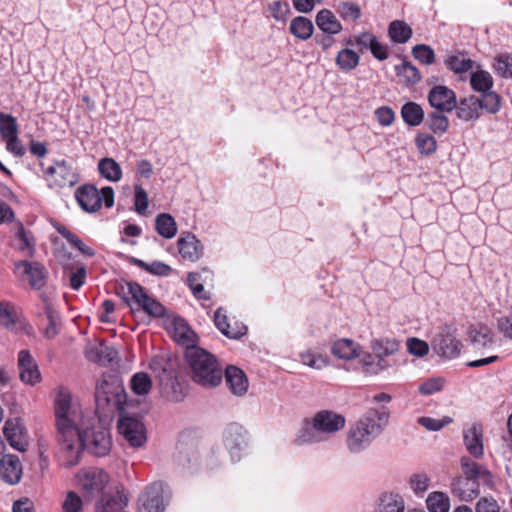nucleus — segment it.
Returning a JSON list of instances; mask_svg holds the SVG:
<instances>
[{
  "instance_id": "20e7f679",
  "label": "nucleus",
  "mask_w": 512,
  "mask_h": 512,
  "mask_svg": "<svg viewBox=\"0 0 512 512\" xmlns=\"http://www.w3.org/2000/svg\"><path fill=\"white\" fill-rule=\"evenodd\" d=\"M193 380L204 387H215L222 380V370L215 357L200 347H190L185 353Z\"/></svg>"
},
{
  "instance_id": "f704fd0d",
  "label": "nucleus",
  "mask_w": 512,
  "mask_h": 512,
  "mask_svg": "<svg viewBox=\"0 0 512 512\" xmlns=\"http://www.w3.org/2000/svg\"><path fill=\"white\" fill-rule=\"evenodd\" d=\"M155 229L165 239H172L178 231L175 219L168 213H161L156 217Z\"/></svg>"
},
{
  "instance_id": "58836bf2",
  "label": "nucleus",
  "mask_w": 512,
  "mask_h": 512,
  "mask_svg": "<svg viewBox=\"0 0 512 512\" xmlns=\"http://www.w3.org/2000/svg\"><path fill=\"white\" fill-rule=\"evenodd\" d=\"M360 364L363 372L367 375H378L391 366L387 359L378 358L371 354L363 356Z\"/></svg>"
},
{
  "instance_id": "f257e3e1",
  "label": "nucleus",
  "mask_w": 512,
  "mask_h": 512,
  "mask_svg": "<svg viewBox=\"0 0 512 512\" xmlns=\"http://www.w3.org/2000/svg\"><path fill=\"white\" fill-rule=\"evenodd\" d=\"M54 403L56 435L61 465L72 467L79 463L81 449L97 457H103L111 449L109 433L95 426L96 419L85 413L81 405L74 402L71 393L59 387Z\"/></svg>"
},
{
  "instance_id": "e433bc0d",
  "label": "nucleus",
  "mask_w": 512,
  "mask_h": 512,
  "mask_svg": "<svg viewBox=\"0 0 512 512\" xmlns=\"http://www.w3.org/2000/svg\"><path fill=\"white\" fill-rule=\"evenodd\" d=\"M471 88L477 93H485L493 88L494 81L488 71L478 69L470 74Z\"/></svg>"
},
{
  "instance_id": "13d9d810",
  "label": "nucleus",
  "mask_w": 512,
  "mask_h": 512,
  "mask_svg": "<svg viewBox=\"0 0 512 512\" xmlns=\"http://www.w3.org/2000/svg\"><path fill=\"white\" fill-rule=\"evenodd\" d=\"M337 13L344 20L356 21L361 17L360 7L350 1L340 2L337 6Z\"/></svg>"
},
{
  "instance_id": "4d7b16f0",
  "label": "nucleus",
  "mask_w": 512,
  "mask_h": 512,
  "mask_svg": "<svg viewBox=\"0 0 512 512\" xmlns=\"http://www.w3.org/2000/svg\"><path fill=\"white\" fill-rule=\"evenodd\" d=\"M0 134L3 139L18 135V124L11 114L0 113Z\"/></svg>"
},
{
  "instance_id": "4468645a",
  "label": "nucleus",
  "mask_w": 512,
  "mask_h": 512,
  "mask_svg": "<svg viewBox=\"0 0 512 512\" xmlns=\"http://www.w3.org/2000/svg\"><path fill=\"white\" fill-rule=\"evenodd\" d=\"M15 268L21 270L22 274L27 277L32 289L40 290L46 285L48 271L40 262L22 260L15 263Z\"/></svg>"
},
{
  "instance_id": "864d4df0",
  "label": "nucleus",
  "mask_w": 512,
  "mask_h": 512,
  "mask_svg": "<svg viewBox=\"0 0 512 512\" xmlns=\"http://www.w3.org/2000/svg\"><path fill=\"white\" fill-rule=\"evenodd\" d=\"M214 323L222 334L229 338H239L243 332L232 329L227 321V315L223 312L222 308H218L214 315Z\"/></svg>"
},
{
  "instance_id": "a878e982",
  "label": "nucleus",
  "mask_w": 512,
  "mask_h": 512,
  "mask_svg": "<svg viewBox=\"0 0 512 512\" xmlns=\"http://www.w3.org/2000/svg\"><path fill=\"white\" fill-rule=\"evenodd\" d=\"M173 337L175 341L186 347V350L190 347H196L195 342L197 335L189 327L187 322L182 318H175L173 320Z\"/></svg>"
},
{
  "instance_id": "49530a36",
  "label": "nucleus",
  "mask_w": 512,
  "mask_h": 512,
  "mask_svg": "<svg viewBox=\"0 0 512 512\" xmlns=\"http://www.w3.org/2000/svg\"><path fill=\"white\" fill-rule=\"evenodd\" d=\"M395 72L398 77L403 79L407 86L415 85L421 80V75L418 69L410 62H403L395 67Z\"/></svg>"
},
{
  "instance_id": "ea45409f",
  "label": "nucleus",
  "mask_w": 512,
  "mask_h": 512,
  "mask_svg": "<svg viewBox=\"0 0 512 512\" xmlns=\"http://www.w3.org/2000/svg\"><path fill=\"white\" fill-rule=\"evenodd\" d=\"M98 170L103 178L111 182H118L122 178V169L113 158L101 159L98 163Z\"/></svg>"
},
{
  "instance_id": "aec40b11",
  "label": "nucleus",
  "mask_w": 512,
  "mask_h": 512,
  "mask_svg": "<svg viewBox=\"0 0 512 512\" xmlns=\"http://www.w3.org/2000/svg\"><path fill=\"white\" fill-rule=\"evenodd\" d=\"M178 250L183 259L195 262L203 254V247L196 236L190 232H182L177 241Z\"/></svg>"
},
{
  "instance_id": "3c124183",
  "label": "nucleus",
  "mask_w": 512,
  "mask_h": 512,
  "mask_svg": "<svg viewBox=\"0 0 512 512\" xmlns=\"http://www.w3.org/2000/svg\"><path fill=\"white\" fill-rule=\"evenodd\" d=\"M492 68L499 77L512 78V54H500L495 57Z\"/></svg>"
},
{
  "instance_id": "2f4dec72",
  "label": "nucleus",
  "mask_w": 512,
  "mask_h": 512,
  "mask_svg": "<svg viewBox=\"0 0 512 512\" xmlns=\"http://www.w3.org/2000/svg\"><path fill=\"white\" fill-rule=\"evenodd\" d=\"M412 28L402 20H394L388 26V36L393 43L404 44L412 37Z\"/></svg>"
},
{
  "instance_id": "a211bd4d",
  "label": "nucleus",
  "mask_w": 512,
  "mask_h": 512,
  "mask_svg": "<svg viewBox=\"0 0 512 512\" xmlns=\"http://www.w3.org/2000/svg\"><path fill=\"white\" fill-rule=\"evenodd\" d=\"M3 432L9 445L13 449L19 452H25L27 450L28 440L18 418L8 419L4 424Z\"/></svg>"
},
{
  "instance_id": "39448f33",
  "label": "nucleus",
  "mask_w": 512,
  "mask_h": 512,
  "mask_svg": "<svg viewBox=\"0 0 512 512\" xmlns=\"http://www.w3.org/2000/svg\"><path fill=\"white\" fill-rule=\"evenodd\" d=\"M126 394L124 387L117 376L103 375L96 385L95 401L98 409L112 407L122 410Z\"/></svg>"
},
{
  "instance_id": "f03ea898",
  "label": "nucleus",
  "mask_w": 512,
  "mask_h": 512,
  "mask_svg": "<svg viewBox=\"0 0 512 512\" xmlns=\"http://www.w3.org/2000/svg\"><path fill=\"white\" fill-rule=\"evenodd\" d=\"M390 419L389 409H368L358 421L349 427L346 445L351 453L357 454L367 449L370 444L384 431Z\"/></svg>"
},
{
  "instance_id": "8fccbe9b",
  "label": "nucleus",
  "mask_w": 512,
  "mask_h": 512,
  "mask_svg": "<svg viewBox=\"0 0 512 512\" xmlns=\"http://www.w3.org/2000/svg\"><path fill=\"white\" fill-rule=\"evenodd\" d=\"M130 386L135 394L147 395L152 389L151 377L145 372H138L132 376Z\"/></svg>"
},
{
  "instance_id": "680f3d73",
  "label": "nucleus",
  "mask_w": 512,
  "mask_h": 512,
  "mask_svg": "<svg viewBox=\"0 0 512 512\" xmlns=\"http://www.w3.org/2000/svg\"><path fill=\"white\" fill-rule=\"evenodd\" d=\"M412 54L415 59L426 65L432 64L435 59V53L433 49L425 44H418L414 46L412 49Z\"/></svg>"
},
{
  "instance_id": "412c9836",
  "label": "nucleus",
  "mask_w": 512,
  "mask_h": 512,
  "mask_svg": "<svg viewBox=\"0 0 512 512\" xmlns=\"http://www.w3.org/2000/svg\"><path fill=\"white\" fill-rule=\"evenodd\" d=\"M22 475V465L15 455H3L0 459V478L10 485L17 484Z\"/></svg>"
},
{
  "instance_id": "de8ad7c7",
  "label": "nucleus",
  "mask_w": 512,
  "mask_h": 512,
  "mask_svg": "<svg viewBox=\"0 0 512 512\" xmlns=\"http://www.w3.org/2000/svg\"><path fill=\"white\" fill-rule=\"evenodd\" d=\"M445 112H440L436 110L428 114L426 118V125L435 133L442 135L444 134L449 127V120L447 116L444 114Z\"/></svg>"
},
{
  "instance_id": "9b49d317",
  "label": "nucleus",
  "mask_w": 512,
  "mask_h": 512,
  "mask_svg": "<svg viewBox=\"0 0 512 512\" xmlns=\"http://www.w3.org/2000/svg\"><path fill=\"white\" fill-rule=\"evenodd\" d=\"M128 294L137 309L144 311L149 316L163 317L165 315L164 306L147 294L145 289L136 282L127 283Z\"/></svg>"
},
{
  "instance_id": "69168bd1",
  "label": "nucleus",
  "mask_w": 512,
  "mask_h": 512,
  "mask_svg": "<svg viewBox=\"0 0 512 512\" xmlns=\"http://www.w3.org/2000/svg\"><path fill=\"white\" fill-rule=\"evenodd\" d=\"M452 422L450 417H444L441 420L434 419L432 417H420L417 419V423L429 431H439L445 425Z\"/></svg>"
},
{
  "instance_id": "37998d69",
  "label": "nucleus",
  "mask_w": 512,
  "mask_h": 512,
  "mask_svg": "<svg viewBox=\"0 0 512 512\" xmlns=\"http://www.w3.org/2000/svg\"><path fill=\"white\" fill-rule=\"evenodd\" d=\"M56 231L64 237L71 245H73L76 249H78L83 255L92 257L95 255V251L84 244V242L70 230H68L63 225L57 224L54 226Z\"/></svg>"
},
{
  "instance_id": "6e6d98bb",
  "label": "nucleus",
  "mask_w": 512,
  "mask_h": 512,
  "mask_svg": "<svg viewBox=\"0 0 512 512\" xmlns=\"http://www.w3.org/2000/svg\"><path fill=\"white\" fill-rule=\"evenodd\" d=\"M415 145L418 151L425 156L433 154L437 149L435 138L427 133H418L415 138Z\"/></svg>"
},
{
  "instance_id": "1a4fd4ad",
  "label": "nucleus",
  "mask_w": 512,
  "mask_h": 512,
  "mask_svg": "<svg viewBox=\"0 0 512 512\" xmlns=\"http://www.w3.org/2000/svg\"><path fill=\"white\" fill-rule=\"evenodd\" d=\"M49 188H70L78 182V175L66 160H58L44 172Z\"/></svg>"
},
{
  "instance_id": "4be33fe9",
  "label": "nucleus",
  "mask_w": 512,
  "mask_h": 512,
  "mask_svg": "<svg viewBox=\"0 0 512 512\" xmlns=\"http://www.w3.org/2000/svg\"><path fill=\"white\" fill-rule=\"evenodd\" d=\"M451 491L462 501H472L480 494V485L461 476L452 481Z\"/></svg>"
},
{
  "instance_id": "4c0bfd02",
  "label": "nucleus",
  "mask_w": 512,
  "mask_h": 512,
  "mask_svg": "<svg viewBox=\"0 0 512 512\" xmlns=\"http://www.w3.org/2000/svg\"><path fill=\"white\" fill-rule=\"evenodd\" d=\"M246 431L237 424L232 423L228 425L224 434L225 445L230 449H240L241 445L245 442Z\"/></svg>"
},
{
  "instance_id": "a19ab883",
  "label": "nucleus",
  "mask_w": 512,
  "mask_h": 512,
  "mask_svg": "<svg viewBox=\"0 0 512 512\" xmlns=\"http://www.w3.org/2000/svg\"><path fill=\"white\" fill-rule=\"evenodd\" d=\"M335 62L339 69L349 72L359 65L360 56L354 50L344 48L336 55Z\"/></svg>"
},
{
  "instance_id": "b1692460",
  "label": "nucleus",
  "mask_w": 512,
  "mask_h": 512,
  "mask_svg": "<svg viewBox=\"0 0 512 512\" xmlns=\"http://www.w3.org/2000/svg\"><path fill=\"white\" fill-rule=\"evenodd\" d=\"M456 114L457 117L463 121H471L480 117L481 104L479 98L470 95L468 97L456 101Z\"/></svg>"
},
{
  "instance_id": "dca6fc26",
  "label": "nucleus",
  "mask_w": 512,
  "mask_h": 512,
  "mask_svg": "<svg viewBox=\"0 0 512 512\" xmlns=\"http://www.w3.org/2000/svg\"><path fill=\"white\" fill-rule=\"evenodd\" d=\"M461 470L463 473V477L475 481L476 483L484 484L487 486L493 485V475L492 473L485 468L483 465H480L470 459L467 456H463L460 460Z\"/></svg>"
},
{
  "instance_id": "09e8293b",
  "label": "nucleus",
  "mask_w": 512,
  "mask_h": 512,
  "mask_svg": "<svg viewBox=\"0 0 512 512\" xmlns=\"http://www.w3.org/2000/svg\"><path fill=\"white\" fill-rule=\"evenodd\" d=\"M131 262L137 267L147 271L152 275L168 276L172 271V268L169 265L161 261H153L152 263H146L141 259L132 258Z\"/></svg>"
},
{
  "instance_id": "bb28decb",
  "label": "nucleus",
  "mask_w": 512,
  "mask_h": 512,
  "mask_svg": "<svg viewBox=\"0 0 512 512\" xmlns=\"http://www.w3.org/2000/svg\"><path fill=\"white\" fill-rule=\"evenodd\" d=\"M207 281H212V272L207 268H203L201 272H190L187 276V284L197 299L210 298L203 287V283Z\"/></svg>"
},
{
  "instance_id": "7c9ffc66",
  "label": "nucleus",
  "mask_w": 512,
  "mask_h": 512,
  "mask_svg": "<svg viewBox=\"0 0 512 512\" xmlns=\"http://www.w3.org/2000/svg\"><path fill=\"white\" fill-rule=\"evenodd\" d=\"M472 345L477 348H486L493 343L491 330L483 324L471 326L468 331Z\"/></svg>"
},
{
  "instance_id": "338daca9",
  "label": "nucleus",
  "mask_w": 512,
  "mask_h": 512,
  "mask_svg": "<svg viewBox=\"0 0 512 512\" xmlns=\"http://www.w3.org/2000/svg\"><path fill=\"white\" fill-rule=\"evenodd\" d=\"M430 478L426 474H414L410 478V486L415 494H423L429 488Z\"/></svg>"
},
{
  "instance_id": "2eb2a0df",
  "label": "nucleus",
  "mask_w": 512,
  "mask_h": 512,
  "mask_svg": "<svg viewBox=\"0 0 512 512\" xmlns=\"http://www.w3.org/2000/svg\"><path fill=\"white\" fill-rule=\"evenodd\" d=\"M428 102L440 112H451L456 107V94L446 86L436 85L428 93Z\"/></svg>"
},
{
  "instance_id": "423d86ee",
  "label": "nucleus",
  "mask_w": 512,
  "mask_h": 512,
  "mask_svg": "<svg viewBox=\"0 0 512 512\" xmlns=\"http://www.w3.org/2000/svg\"><path fill=\"white\" fill-rule=\"evenodd\" d=\"M75 198L84 211L92 213L98 211L102 203L107 208L114 205V190L109 186L98 190L94 185L86 184L77 188Z\"/></svg>"
},
{
  "instance_id": "0e129e2a",
  "label": "nucleus",
  "mask_w": 512,
  "mask_h": 512,
  "mask_svg": "<svg viewBox=\"0 0 512 512\" xmlns=\"http://www.w3.org/2000/svg\"><path fill=\"white\" fill-rule=\"evenodd\" d=\"M148 195L143 187L134 185V207L138 214H144L148 208Z\"/></svg>"
},
{
  "instance_id": "603ef678",
  "label": "nucleus",
  "mask_w": 512,
  "mask_h": 512,
  "mask_svg": "<svg viewBox=\"0 0 512 512\" xmlns=\"http://www.w3.org/2000/svg\"><path fill=\"white\" fill-rule=\"evenodd\" d=\"M479 102L481 109L486 110L490 114H496L501 109V97L492 89L488 92L480 94Z\"/></svg>"
},
{
  "instance_id": "e2e57ef3",
  "label": "nucleus",
  "mask_w": 512,
  "mask_h": 512,
  "mask_svg": "<svg viewBox=\"0 0 512 512\" xmlns=\"http://www.w3.org/2000/svg\"><path fill=\"white\" fill-rule=\"evenodd\" d=\"M63 512H82L83 501L74 491H69L62 503Z\"/></svg>"
},
{
  "instance_id": "7ed1b4c3",
  "label": "nucleus",
  "mask_w": 512,
  "mask_h": 512,
  "mask_svg": "<svg viewBox=\"0 0 512 512\" xmlns=\"http://www.w3.org/2000/svg\"><path fill=\"white\" fill-rule=\"evenodd\" d=\"M346 419L332 410H320L311 418H305L294 442L298 445L317 444L327 441L345 427Z\"/></svg>"
},
{
  "instance_id": "cd10ccee",
  "label": "nucleus",
  "mask_w": 512,
  "mask_h": 512,
  "mask_svg": "<svg viewBox=\"0 0 512 512\" xmlns=\"http://www.w3.org/2000/svg\"><path fill=\"white\" fill-rule=\"evenodd\" d=\"M317 27L326 35H336L343 29L342 24L329 9L320 10L315 19Z\"/></svg>"
},
{
  "instance_id": "393cba45",
  "label": "nucleus",
  "mask_w": 512,
  "mask_h": 512,
  "mask_svg": "<svg viewBox=\"0 0 512 512\" xmlns=\"http://www.w3.org/2000/svg\"><path fill=\"white\" fill-rule=\"evenodd\" d=\"M126 506L127 498L125 495L118 491L115 494L105 492L96 504V512H126L124 511Z\"/></svg>"
},
{
  "instance_id": "c85d7f7f",
  "label": "nucleus",
  "mask_w": 512,
  "mask_h": 512,
  "mask_svg": "<svg viewBox=\"0 0 512 512\" xmlns=\"http://www.w3.org/2000/svg\"><path fill=\"white\" fill-rule=\"evenodd\" d=\"M289 30L295 38L306 41L313 35L314 25L310 19L297 16L291 20Z\"/></svg>"
},
{
  "instance_id": "f8f14e48",
  "label": "nucleus",
  "mask_w": 512,
  "mask_h": 512,
  "mask_svg": "<svg viewBox=\"0 0 512 512\" xmlns=\"http://www.w3.org/2000/svg\"><path fill=\"white\" fill-rule=\"evenodd\" d=\"M118 430L132 447H141L147 440L145 426L136 417L121 416L118 420Z\"/></svg>"
},
{
  "instance_id": "052dcab7",
  "label": "nucleus",
  "mask_w": 512,
  "mask_h": 512,
  "mask_svg": "<svg viewBox=\"0 0 512 512\" xmlns=\"http://www.w3.org/2000/svg\"><path fill=\"white\" fill-rule=\"evenodd\" d=\"M268 10H269L271 16L276 21H280V22H285L288 19V16L291 12L289 3L286 1H280V0L273 1L269 5Z\"/></svg>"
},
{
  "instance_id": "473e14b6",
  "label": "nucleus",
  "mask_w": 512,
  "mask_h": 512,
  "mask_svg": "<svg viewBox=\"0 0 512 512\" xmlns=\"http://www.w3.org/2000/svg\"><path fill=\"white\" fill-rule=\"evenodd\" d=\"M14 235L19 241L18 249L33 257L36 252V243L32 232L27 230L21 222H17Z\"/></svg>"
},
{
  "instance_id": "bf43d9fd",
  "label": "nucleus",
  "mask_w": 512,
  "mask_h": 512,
  "mask_svg": "<svg viewBox=\"0 0 512 512\" xmlns=\"http://www.w3.org/2000/svg\"><path fill=\"white\" fill-rule=\"evenodd\" d=\"M301 362L313 369L320 370L324 368L328 361L322 354L315 353L311 350H307L300 354Z\"/></svg>"
},
{
  "instance_id": "0eeeda50",
  "label": "nucleus",
  "mask_w": 512,
  "mask_h": 512,
  "mask_svg": "<svg viewBox=\"0 0 512 512\" xmlns=\"http://www.w3.org/2000/svg\"><path fill=\"white\" fill-rule=\"evenodd\" d=\"M170 496L167 484L162 481L153 482L146 487L139 497V512H164L165 498Z\"/></svg>"
},
{
  "instance_id": "a18cd8bd",
  "label": "nucleus",
  "mask_w": 512,
  "mask_h": 512,
  "mask_svg": "<svg viewBox=\"0 0 512 512\" xmlns=\"http://www.w3.org/2000/svg\"><path fill=\"white\" fill-rule=\"evenodd\" d=\"M446 66L456 74L465 73L473 68L474 61L464 54L449 55L445 59Z\"/></svg>"
},
{
  "instance_id": "79ce46f5",
  "label": "nucleus",
  "mask_w": 512,
  "mask_h": 512,
  "mask_svg": "<svg viewBox=\"0 0 512 512\" xmlns=\"http://www.w3.org/2000/svg\"><path fill=\"white\" fill-rule=\"evenodd\" d=\"M371 349L378 358L386 359L399 349V343L395 339H374L371 341Z\"/></svg>"
},
{
  "instance_id": "9d476101",
  "label": "nucleus",
  "mask_w": 512,
  "mask_h": 512,
  "mask_svg": "<svg viewBox=\"0 0 512 512\" xmlns=\"http://www.w3.org/2000/svg\"><path fill=\"white\" fill-rule=\"evenodd\" d=\"M433 351L446 359H453L460 355L461 343L458 341L448 326L438 328L436 334L431 340Z\"/></svg>"
},
{
  "instance_id": "c756f323",
  "label": "nucleus",
  "mask_w": 512,
  "mask_h": 512,
  "mask_svg": "<svg viewBox=\"0 0 512 512\" xmlns=\"http://www.w3.org/2000/svg\"><path fill=\"white\" fill-rule=\"evenodd\" d=\"M359 346L353 340L343 338L335 341L331 351L340 359L351 360L359 356Z\"/></svg>"
},
{
  "instance_id": "f3484780",
  "label": "nucleus",
  "mask_w": 512,
  "mask_h": 512,
  "mask_svg": "<svg viewBox=\"0 0 512 512\" xmlns=\"http://www.w3.org/2000/svg\"><path fill=\"white\" fill-rule=\"evenodd\" d=\"M463 441L468 453L480 459L484 455L483 428L481 424L474 423L463 429Z\"/></svg>"
},
{
  "instance_id": "c03bdc74",
  "label": "nucleus",
  "mask_w": 512,
  "mask_h": 512,
  "mask_svg": "<svg viewBox=\"0 0 512 512\" xmlns=\"http://www.w3.org/2000/svg\"><path fill=\"white\" fill-rule=\"evenodd\" d=\"M426 505L429 512H448L450 499L444 492L434 491L428 495Z\"/></svg>"
},
{
  "instance_id": "774afa93",
  "label": "nucleus",
  "mask_w": 512,
  "mask_h": 512,
  "mask_svg": "<svg viewBox=\"0 0 512 512\" xmlns=\"http://www.w3.org/2000/svg\"><path fill=\"white\" fill-rule=\"evenodd\" d=\"M476 512H501V508L493 497H482L476 504Z\"/></svg>"
},
{
  "instance_id": "72a5a7b5",
  "label": "nucleus",
  "mask_w": 512,
  "mask_h": 512,
  "mask_svg": "<svg viewBox=\"0 0 512 512\" xmlns=\"http://www.w3.org/2000/svg\"><path fill=\"white\" fill-rule=\"evenodd\" d=\"M401 117L411 127L419 126L424 121V110L416 102H407L401 108Z\"/></svg>"
},
{
  "instance_id": "5701e85b",
  "label": "nucleus",
  "mask_w": 512,
  "mask_h": 512,
  "mask_svg": "<svg viewBox=\"0 0 512 512\" xmlns=\"http://www.w3.org/2000/svg\"><path fill=\"white\" fill-rule=\"evenodd\" d=\"M226 383L234 395L242 396L248 390V379L245 373L236 366H228L225 370Z\"/></svg>"
},
{
  "instance_id": "c9c22d12",
  "label": "nucleus",
  "mask_w": 512,
  "mask_h": 512,
  "mask_svg": "<svg viewBox=\"0 0 512 512\" xmlns=\"http://www.w3.org/2000/svg\"><path fill=\"white\" fill-rule=\"evenodd\" d=\"M405 502L398 493H385L380 497L377 512H404Z\"/></svg>"
},
{
  "instance_id": "6ab92c4d",
  "label": "nucleus",
  "mask_w": 512,
  "mask_h": 512,
  "mask_svg": "<svg viewBox=\"0 0 512 512\" xmlns=\"http://www.w3.org/2000/svg\"><path fill=\"white\" fill-rule=\"evenodd\" d=\"M18 369L22 382L35 385L40 381L38 365L28 350H21L18 353Z\"/></svg>"
},
{
  "instance_id": "5fc2aeb1",
  "label": "nucleus",
  "mask_w": 512,
  "mask_h": 512,
  "mask_svg": "<svg viewBox=\"0 0 512 512\" xmlns=\"http://www.w3.org/2000/svg\"><path fill=\"white\" fill-rule=\"evenodd\" d=\"M47 322L43 329V335L47 339L55 338L60 331V317L57 311H48V313L40 314Z\"/></svg>"
},
{
  "instance_id": "ddd939ff",
  "label": "nucleus",
  "mask_w": 512,
  "mask_h": 512,
  "mask_svg": "<svg viewBox=\"0 0 512 512\" xmlns=\"http://www.w3.org/2000/svg\"><path fill=\"white\" fill-rule=\"evenodd\" d=\"M150 368L153 371L161 372L159 378L163 389H166L168 386H171L173 389L172 394H169V392L165 391L167 398L175 402L182 400V393L176 390V386H179V384L176 381V376L170 362L163 356L155 357L150 363Z\"/></svg>"
},
{
  "instance_id": "6e6552de",
  "label": "nucleus",
  "mask_w": 512,
  "mask_h": 512,
  "mask_svg": "<svg viewBox=\"0 0 512 512\" xmlns=\"http://www.w3.org/2000/svg\"><path fill=\"white\" fill-rule=\"evenodd\" d=\"M109 475L99 468L83 469L77 474V483L87 498L105 493V488L109 483Z\"/></svg>"
}]
</instances>
